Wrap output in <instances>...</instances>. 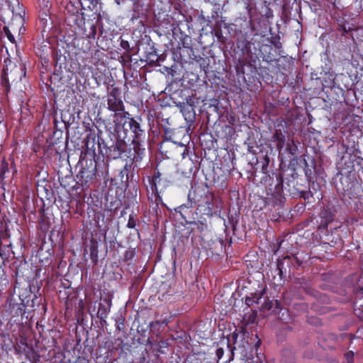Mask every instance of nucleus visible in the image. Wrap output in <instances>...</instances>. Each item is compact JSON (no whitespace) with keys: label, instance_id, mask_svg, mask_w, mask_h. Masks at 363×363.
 I'll use <instances>...</instances> for the list:
<instances>
[{"label":"nucleus","instance_id":"obj_1","mask_svg":"<svg viewBox=\"0 0 363 363\" xmlns=\"http://www.w3.org/2000/svg\"><path fill=\"white\" fill-rule=\"evenodd\" d=\"M128 142L119 138H116V142H113L111 145L105 143L103 148L102 156L108 159H118L126 161L124 169L127 170L128 167H130L133 163L140 162L143 159V150H138L128 147Z\"/></svg>","mask_w":363,"mask_h":363},{"label":"nucleus","instance_id":"obj_2","mask_svg":"<svg viewBox=\"0 0 363 363\" xmlns=\"http://www.w3.org/2000/svg\"><path fill=\"white\" fill-rule=\"evenodd\" d=\"M246 9L250 16L249 20H245L244 25L240 26V32L245 38V48L247 52L251 55H259L262 57L263 60L267 62H272L274 60L273 55L271 53L272 50V45H257L255 46V40L252 38L250 40H247V38L251 35H256L255 33L256 28L255 23L251 19L252 7L249 4L246 6Z\"/></svg>","mask_w":363,"mask_h":363},{"label":"nucleus","instance_id":"obj_3","mask_svg":"<svg viewBox=\"0 0 363 363\" xmlns=\"http://www.w3.org/2000/svg\"><path fill=\"white\" fill-rule=\"evenodd\" d=\"M261 345V340L257 335L250 337V333L243 327L236 329L232 334L231 340L228 339V347L230 348L232 356L234 351L238 350L243 357H247L249 352L256 351Z\"/></svg>","mask_w":363,"mask_h":363},{"label":"nucleus","instance_id":"obj_4","mask_svg":"<svg viewBox=\"0 0 363 363\" xmlns=\"http://www.w3.org/2000/svg\"><path fill=\"white\" fill-rule=\"evenodd\" d=\"M194 193L196 194L194 198V203L199 202V207H202L203 204H204L203 214L212 216L216 213L219 207L216 204L217 199L213 194H209L208 191L204 189H202L201 191L196 189L194 191ZM192 207L193 201H189L187 204H182L175 208V211L179 213L184 217L183 211Z\"/></svg>","mask_w":363,"mask_h":363},{"label":"nucleus","instance_id":"obj_5","mask_svg":"<svg viewBox=\"0 0 363 363\" xmlns=\"http://www.w3.org/2000/svg\"><path fill=\"white\" fill-rule=\"evenodd\" d=\"M80 163L81 169L77 175L78 182L72 189L77 191L81 188L84 191L91 188L96 179L97 162L94 158H84L80 160Z\"/></svg>","mask_w":363,"mask_h":363},{"label":"nucleus","instance_id":"obj_6","mask_svg":"<svg viewBox=\"0 0 363 363\" xmlns=\"http://www.w3.org/2000/svg\"><path fill=\"white\" fill-rule=\"evenodd\" d=\"M128 118V126L131 133L130 140L133 146L135 149L143 150V155H144L145 148L143 145V143L146 139V133L145 130L143 128L142 121L143 119L140 116L133 117L129 113V116H126Z\"/></svg>","mask_w":363,"mask_h":363},{"label":"nucleus","instance_id":"obj_7","mask_svg":"<svg viewBox=\"0 0 363 363\" xmlns=\"http://www.w3.org/2000/svg\"><path fill=\"white\" fill-rule=\"evenodd\" d=\"M4 307L5 312L9 317L11 322L16 324L23 323L26 304L20 296L15 297L14 296H11L9 297L6 299Z\"/></svg>","mask_w":363,"mask_h":363},{"label":"nucleus","instance_id":"obj_8","mask_svg":"<svg viewBox=\"0 0 363 363\" xmlns=\"http://www.w3.org/2000/svg\"><path fill=\"white\" fill-rule=\"evenodd\" d=\"M97 0H79L77 2L69 1L65 7V21L69 25L72 26L75 23V19L79 18V16H84L83 9L86 7L89 10H93L97 5Z\"/></svg>","mask_w":363,"mask_h":363},{"label":"nucleus","instance_id":"obj_9","mask_svg":"<svg viewBox=\"0 0 363 363\" xmlns=\"http://www.w3.org/2000/svg\"><path fill=\"white\" fill-rule=\"evenodd\" d=\"M290 263V258L288 257L277 259L275 269L271 270V281L274 286H284L286 277L291 274Z\"/></svg>","mask_w":363,"mask_h":363},{"label":"nucleus","instance_id":"obj_10","mask_svg":"<svg viewBox=\"0 0 363 363\" xmlns=\"http://www.w3.org/2000/svg\"><path fill=\"white\" fill-rule=\"evenodd\" d=\"M342 153L340 160L337 162V168L340 171V174H350L355 170L356 165H360L359 160L360 159L356 155L348 152V147L344 144H341Z\"/></svg>","mask_w":363,"mask_h":363},{"label":"nucleus","instance_id":"obj_11","mask_svg":"<svg viewBox=\"0 0 363 363\" xmlns=\"http://www.w3.org/2000/svg\"><path fill=\"white\" fill-rule=\"evenodd\" d=\"M74 21L75 23L72 26H74L75 32L79 35L88 40L96 39L97 21L94 19L86 20L84 16H81Z\"/></svg>","mask_w":363,"mask_h":363},{"label":"nucleus","instance_id":"obj_12","mask_svg":"<svg viewBox=\"0 0 363 363\" xmlns=\"http://www.w3.org/2000/svg\"><path fill=\"white\" fill-rule=\"evenodd\" d=\"M129 112H123L122 115H113V126L110 128V132L116 137L127 141H131L130 137L128 136L129 128L128 126V118Z\"/></svg>","mask_w":363,"mask_h":363},{"label":"nucleus","instance_id":"obj_13","mask_svg":"<svg viewBox=\"0 0 363 363\" xmlns=\"http://www.w3.org/2000/svg\"><path fill=\"white\" fill-rule=\"evenodd\" d=\"M97 133L94 129H89V133L86 138L85 146L87 151L94 157L97 155H102L104 148L105 140L101 138L102 130L96 126Z\"/></svg>","mask_w":363,"mask_h":363},{"label":"nucleus","instance_id":"obj_14","mask_svg":"<svg viewBox=\"0 0 363 363\" xmlns=\"http://www.w3.org/2000/svg\"><path fill=\"white\" fill-rule=\"evenodd\" d=\"M17 3L18 8L16 9H14L13 6H11V10L12 12V18L11 22L8 26H6L8 28H10L11 31H12L14 34H18V35H23L26 28L24 27V14L25 11L22 7L20 6V3L18 0H16Z\"/></svg>","mask_w":363,"mask_h":363},{"label":"nucleus","instance_id":"obj_15","mask_svg":"<svg viewBox=\"0 0 363 363\" xmlns=\"http://www.w3.org/2000/svg\"><path fill=\"white\" fill-rule=\"evenodd\" d=\"M107 108L112 112L113 115H122L125 110V106L121 96V90L119 88L112 86L107 95Z\"/></svg>","mask_w":363,"mask_h":363},{"label":"nucleus","instance_id":"obj_16","mask_svg":"<svg viewBox=\"0 0 363 363\" xmlns=\"http://www.w3.org/2000/svg\"><path fill=\"white\" fill-rule=\"evenodd\" d=\"M161 181V172L157 169H155L153 175L148 177V182L150 188L155 197V201L153 203L154 207H152V209L156 213L157 211V208H159V205H164L163 199L160 195L161 192L162 191V189H158L157 187V184H160Z\"/></svg>","mask_w":363,"mask_h":363},{"label":"nucleus","instance_id":"obj_17","mask_svg":"<svg viewBox=\"0 0 363 363\" xmlns=\"http://www.w3.org/2000/svg\"><path fill=\"white\" fill-rule=\"evenodd\" d=\"M271 199H273L274 205L281 206L285 201V195L288 194L284 186V179L281 174L277 175V184L274 187L270 185L269 188Z\"/></svg>","mask_w":363,"mask_h":363},{"label":"nucleus","instance_id":"obj_18","mask_svg":"<svg viewBox=\"0 0 363 363\" xmlns=\"http://www.w3.org/2000/svg\"><path fill=\"white\" fill-rule=\"evenodd\" d=\"M339 228H333L330 232H328L321 237L323 244L328 245L330 247L340 249L343 245V240L340 235Z\"/></svg>","mask_w":363,"mask_h":363},{"label":"nucleus","instance_id":"obj_19","mask_svg":"<svg viewBox=\"0 0 363 363\" xmlns=\"http://www.w3.org/2000/svg\"><path fill=\"white\" fill-rule=\"evenodd\" d=\"M111 306L112 302L109 298H103L101 302L99 303L96 315L100 320L101 325L106 324V319L109 315Z\"/></svg>","mask_w":363,"mask_h":363},{"label":"nucleus","instance_id":"obj_20","mask_svg":"<svg viewBox=\"0 0 363 363\" xmlns=\"http://www.w3.org/2000/svg\"><path fill=\"white\" fill-rule=\"evenodd\" d=\"M6 237L7 233L6 231H0V257L4 260L7 259L10 257V252L11 251V242L9 241L5 242V243L3 242V240H5Z\"/></svg>","mask_w":363,"mask_h":363},{"label":"nucleus","instance_id":"obj_21","mask_svg":"<svg viewBox=\"0 0 363 363\" xmlns=\"http://www.w3.org/2000/svg\"><path fill=\"white\" fill-rule=\"evenodd\" d=\"M301 188L298 186L297 177L294 174L291 175L290 177L286 179L285 191L286 192L292 196H296L298 194V190Z\"/></svg>","mask_w":363,"mask_h":363},{"label":"nucleus","instance_id":"obj_22","mask_svg":"<svg viewBox=\"0 0 363 363\" xmlns=\"http://www.w3.org/2000/svg\"><path fill=\"white\" fill-rule=\"evenodd\" d=\"M286 257L290 258V267H291V265L298 267L301 266L304 262H306L310 259L308 255L305 253L304 252H298L291 256L286 255Z\"/></svg>","mask_w":363,"mask_h":363},{"label":"nucleus","instance_id":"obj_23","mask_svg":"<svg viewBox=\"0 0 363 363\" xmlns=\"http://www.w3.org/2000/svg\"><path fill=\"white\" fill-rule=\"evenodd\" d=\"M341 183L342 184V189L345 192H347L348 194H352V191H355L356 188H357L358 191H359V186L357 182L352 181L347 183L348 177H341L340 178Z\"/></svg>","mask_w":363,"mask_h":363},{"label":"nucleus","instance_id":"obj_24","mask_svg":"<svg viewBox=\"0 0 363 363\" xmlns=\"http://www.w3.org/2000/svg\"><path fill=\"white\" fill-rule=\"evenodd\" d=\"M273 139L277 142V148L280 152L285 146L286 138L282 131L279 128H276L273 135Z\"/></svg>","mask_w":363,"mask_h":363},{"label":"nucleus","instance_id":"obj_25","mask_svg":"<svg viewBox=\"0 0 363 363\" xmlns=\"http://www.w3.org/2000/svg\"><path fill=\"white\" fill-rule=\"evenodd\" d=\"M281 362L284 363H295V352L293 349L286 347L282 350Z\"/></svg>","mask_w":363,"mask_h":363},{"label":"nucleus","instance_id":"obj_26","mask_svg":"<svg viewBox=\"0 0 363 363\" xmlns=\"http://www.w3.org/2000/svg\"><path fill=\"white\" fill-rule=\"evenodd\" d=\"M98 241L96 239L92 238L90 240V258L94 264H96L98 262Z\"/></svg>","mask_w":363,"mask_h":363},{"label":"nucleus","instance_id":"obj_27","mask_svg":"<svg viewBox=\"0 0 363 363\" xmlns=\"http://www.w3.org/2000/svg\"><path fill=\"white\" fill-rule=\"evenodd\" d=\"M223 23L224 28H228L229 25L224 22L223 20L218 21L216 23V26L214 29V34L216 38L219 42L224 43L225 42V38L223 37V32L221 30V24Z\"/></svg>","mask_w":363,"mask_h":363},{"label":"nucleus","instance_id":"obj_28","mask_svg":"<svg viewBox=\"0 0 363 363\" xmlns=\"http://www.w3.org/2000/svg\"><path fill=\"white\" fill-rule=\"evenodd\" d=\"M120 40V46L126 52L121 55V58L123 60H125V58H126L128 62H131L130 52L132 49L130 48L128 41L123 39L122 38H121Z\"/></svg>","mask_w":363,"mask_h":363},{"label":"nucleus","instance_id":"obj_29","mask_svg":"<svg viewBox=\"0 0 363 363\" xmlns=\"http://www.w3.org/2000/svg\"><path fill=\"white\" fill-rule=\"evenodd\" d=\"M24 352L26 358L30 362H37L39 360L40 356L38 352L32 347H29L28 344H26Z\"/></svg>","mask_w":363,"mask_h":363},{"label":"nucleus","instance_id":"obj_30","mask_svg":"<svg viewBox=\"0 0 363 363\" xmlns=\"http://www.w3.org/2000/svg\"><path fill=\"white\" fill-rule=\"evenodd\" d=\"M262 295V292L251 293L250 296L245 297V304L250 307L255 303H258Z\"/></svg>","mask_w":363,"mask_h":363},{"label":"nucleus","instance_id":"obj_31","mask_svg":"<svg viewBox=\"0 0 363 363\" xmlns=\"http://www.w3.org/2000/svg\"><path fill=\"white\" fill-rule=\"evenodd\" d=\"M320 217L322 219H324V220H322L320 223V225L324 228H326L328 224L333 219V213L327 209H323L320 212Z\"/></svg>","mask_w":363,"mask_h":363},{"label":"nucleus","instance_id":"obj_32","mask_svg":"<svg viewBox=\"0 0 363 363\" xmlns=\"http://www.w3.org/2000/svg\"><path fill=\"white\" fill-rule=\"evenodd\" d=\"M286 150L291 156H296L298 154V145L294 139L287 143Z\"/></svg>","mask_w":363,"mask_h":363},{"label":"nucleus","instance_id":"obj_33","mask_svg":"<svg viewBox=\"0 0 363 363\" xmlns=\"http://www.w3.org/2000/svg\"><path fill=\"white\" fill-rule=\"evenodd\" d=\"M147 60L149 61L150 63L157 64L158 62L160 57L157 53V50L154 47H151L150 51L147 52Z\"/></svg>","mask_w":363,"mask_h":363},{"label":"nucleus","instance_id":"obj_34","mask_svg":"<svg viewBox=\"0 0 363 363\" xmlns=\"http://www.w3.org/2000/svg\"><path fill=\"white\" fill-rule=\"evenodd\" d=\"M296 196L302 198L305 201H308V202H309V199L314 196V193L312 191L311 187L309 186L308 190H304V189H300L298 190V194H297V195H296Z\"/></svg>","mask_w":363,"mask_h":363},{"label":"nucleus","instance_id":"obj_35","mask_svg":"<svg viewBox=\"0 0 363 363\" xmlns=\"http://www.w3.org/2000/svg\"><path fill=\"white\" fill-rule=\"evenodd\" d=\"M337 30L342 33V35H345L350 30V28L346 26V20L344 18L337 20Z\"/></svg>","mask_w":363,"mask_h":363},{"label":"nucleus","instance_id":"obj_36","mask_svg":"<svg viewBox=\"0 0 363 363\" xmlns=\"http://www.w3.org/2000/svg\"><path fill=\"white\" fill-rule=\"evenodd\" d=\"M9 172V164L6 160H3L1 164L0 169V184H4V179L6 178V174Z\"/></svg>","mask_w":363,"mask_h":363},{"label":"nucleus","instance_id":"obj_37","mask_svg":"<svg viewBox=\"0 0 363 363\" xmlns=\"http://www.w3.org/2000/svg\"><path fill=\"white\" fill-rule=\"evenodd\" d=\"M7 70H8V67H4L3 69L1 77V85H2V86L6 87L7 91H9V89H10V84H9V79L7 77V75H8Z\"/></svg>","mask_w":363,"mask_h":363},{"label":"nucleus","instance_id":"obj_38","mask_svg":"<svg viewBox=\"0 0 363 363\" xmlns=\"http://www.w3.org/2000/svg\"><path fill=\"white\" fill-rule=\"evenodd\" d=\"M3 32L4 35L6 36L8 40L13 44L16 43V39L14 37V33L11 31L10 28H8L6 26L3 27Z\"/></svg>","mask_w":363,"mask_h":363},{"label":"nucleus","instance_id":"obj_39","mask_svg":"<svg viewBox=\"0 0 363 363\" xmlns=\"http://www.w3.org/2000/svg\"><path fill=\"white\" fill-rule=\"evenodd\" d=\"M328 75H329V78L330 79H332V84L333 86H339V84H337V83L336 82V78L337 77H346V76L344 74H340V75L338 74H335L333 72H330L328 71Z\"/></svg>","mask_w":363,"mask_h":363},{"label":"nucleus","instance_id":"obj_40","mask_svg":"<svg viewBox=\"0 0 363 363\" xmlns=\"http://www.w3.org/2000/svg\"><path fill=\"white\" fill-rule=\"evenodd\" d=\"M135 252L134 249L125 251L123 256V261L127 262L131 260L135 256Z\"/></svg>","mask_w":363,"mask_h":363},{"label":"nucleus","instance_id":"obj_41","mask_svg":"<svg viewBox=\"0 0 363 363\" xmlns=\"http://www.w3.org/2000/svg\"><path fill=\"white\" fill-rule=\"evenodd\" d=\"M267 40L277 49H280L282 47L278 36L272 37L270 40L268 38Z\"/></svg>","mask_w":363,"mask_h":363},{"label":"nucleus","instance_id":"obj_42","mask_svg":"<svg viewBox=\"0 0 363 363\" xmlns=\"http://www.w3.org/2000/svg\"><path fill=\"white\" fill-rule=\"evenodd\" d=\"M127 228L130 229L135 228L136 226V220L135 219V215L133 213L129 216V218L127 223Z\"/></svg>","mask_w":363,"mask_h":363},{"label":"nucleus","instance_id":"obj_43","mask_svg":"<svg viewBox=\"0 0 363 363\" xmlns=\"http://www.w3.org/2000/svg\"><path fill=\"white\" fill-rule=\"evenodd\" d=\"M103 55V52L99 50H95L92 59L93 62H91L94 65H96L100 61V57Z\"/></svg>","mask_w":363,"mask_h":363},{"label":"nucleus","instance_id":"obj_44","mask_svg":"<svg viewBox=\"0 0 363 363\" xmlns=\"http://www.w3.org/2000/svg\"><path fill=\"white\" fill-rule=\"evenodd\" d=\"M116 330L118 331L124 330V329L125 328L124 318H118L116 321Z\"/></svg>","mask_w":363,"mask_h":363},{"label":"nucleus","instance_id":"obj_45","mask_svg":"<svg viewBox=\"0 0 363 363\" xmlns=\"http://www.w3.org/2000/svg\"><path fill=\"white\" fill-rule=\"evenodd\" d=\"M161 179H162V181L160 184H157V187H158V189H160V186H162V189H165L168 186L169 181L167 179L162 178V174H161Z\"/></svg>","mask_w":363,"mask_h":363},{"label":"nucleus","instance_id":"obj_46","mask_svg":"<svg viewBox=\"0 0 363 363\" xmlns=\"http://www.w3.org/2000/svg\"><path fill=\"white\" fill-rule=\"evenodd\" d=\"M347 363H353L354 352L352 351L347 352L345 354Z\"/></svg>","mask_w":363,"mask_h":363},{"label":"nucleus","instance_id":"obj_47","mask_svg":"<svg viewBox=\"0 0 363 363\" xmlns=\"http://www.w3.org/2000/svg\"><path fill=\"white\" fill-rule=\"evenodd\" d=\"M354 313L357 317L363 320V309L362 310L360 308H355L354 309Z\"/></svg>","mask_w":363,"mask_h":363},{"label":"nucleus","instance_id":"obj_48","mask_svg":"<svg viewBox=\"0 0 363 363\" xmlns=\"http://www.w3.org/2000/svg\"><path fill=\"white\" fill-rule=\"evenodd\" d=\"M224 354V350L222 347H219L216 350V355L217 357L218 361L220 360Z\"/></svg>","mask_w":363,"mask_h":363},{"label":"nucleus","instance_id":"obj_49","mask_svg":"<svg viewBox=\"0 0 363 363\" xmlns=\"http://www.w3.org/2000/svg\"><path fill=\"white\" fill-rule=\"evenodd\" d=\"M265 9H266V12L264 14V16L267 18H272L273 17V11H272V10L270 8H269L268 6H266Z\"/></svg>","mask_w":363,"mask_h":363},{"label":"nucleus","instance_id":"obj_50","mask_svg":"<svg viewBox=\"0 0 363 363\" xmlns=\"http://www.w3.org/2000/svg\"><path fill=\"white\" fill-rule=\"evenodd\" d=\"M180 147L183 150L182 152L181 153L182 155V158H184L185 157V155L188 154V152H189L188 147L184 145H181Z\"/></svg>","mask_w":363,"mask_h":363},{"label":"nucleus","instance_id":"obj_51","mask_svg":"<svg viewBox=\"0 0 363 363\" xmlns=\"http://www.w3.org/2000/svg\"><path fill=\"white\" fill-rule=\"evenodd\" d=\"M59 296H60V298L62 299H67L69 297V295L67 294V293L66 291H65L64 294H62V291H60Z\"/></svg>","mask_w":363,"mask_h":363},{"label":"nucleus","instance_id":"obj_52","mask_svg":"<svg viewBox=\"0 0 363 363\" xmlns=\"http://www.w3.org/2000/svg\"><path fill=\"white\" fill-rule=\"evenodd\" d=\"M43 190H44V191H45V193H46L45 198H46L47 199H50V196H52V191H51V190H50V191H49L48 189H46V188H45V187H44V186H43Z\"/></svg>","mask_w":363,"mask_h":363},{"label":"nucleus","instance_id":"obj_53","mask_svg":"<svg viewBox=\"0 0 363 363\" xmlns=\"http://www.w3.org/2000/svg\"><path fill=\"white\" fill-rule=\"evenodd\" d=\"M11 1H7L6 0H0V6H2L4 4H6L9 6V9H11Z\"/></svg>","mask_w":363,"mask_h":363},{"label":"nucleus","instance_id":"obj_54","mask_svg":"<svg viewBox=\"0 0 363 363\" xmlns=\"http://www.w3.org/2000/svg\"><path fill=\"white\" fill-rule=\"evenodd\" d=\"M309 186L311 187V190L314 193V196L317 194V190L315 188V183L313 182L311 185H309Z\"/></svg>","mask_w":363,"mask_h":363},{"label":"nucleus","instance_id":"obj_55","mask_svg":"<svg viewBox=\"0 0 363 363\" xmlns=\"http://www.w3.org/2000/svg\"><path fill=\"white\" fill-rule=\"evenodd\" d=\"M218 16V11H213L212 13H211V18H216Z\"/></svg>","mask_w":363,"mask_h":363},{"label":"nucleus","instance_id":"obj_56","mask_svg":"<svg viewBox=\"0 0 363 363\" xmlns=\"http://www.w3.org/2000/svg\"><path fill=\"white\" fill-rule=\"evenodd\" d=\"M219 242H220V244L221 247H223V241L222 240H219Z\"/></svg>","mask_w":363,"mask_h":363},{"label":"nucleus","instance_id":"obj_57","mask_svg":"<svg viewBox=\"0 0 363 363\" xmlns=\"http://www.w3.org/2000/svg\"><path fill=\"white\" fill-rule=\"evenodd\" d=\"M236 71H237V72H238V73H239V72H240V68H239V67H238V66L236 67Z\"/></svg>","mask_w":363,"mask_h":363},{"label":"nucleus","instance_id":"obj_58","mask_svg":"<svg viewBox=\"0 0 363 363\" xmlns=\"http://www.w3.org/2000/svg\"><path fill=\"white\" fill-rule=\"evenodd\" d=\"M7 61L11 62V60H10L9 59H6V60H4V63H5V64H6V63H7Z\"/></svg>","mask_w":363,"mask_h":363},{"label":"nucleus","instance_id":"obj_59","mask_svg":"<svg viewBox=\"0 0 363 363\" xmlns=\"http://www.w3.org/2000/svg\"><path fill=\"white\" fill-rule=\"evenodd\" d=\"M319 196L322 197L321 194H318V195H317V198H318V199H319Z\"/></svg>","mask_w":363,"mask_h":363},{"label":"nucleus","instance_id":"obj_60","mask_svg":"<svg viewBox=\"0 0 363 363\" xmlns=\"http://www.w3.org/2000/svg\"><path fill=\"white\" fill-rule=\"evenodd\" d=\"M183 47L188 48V46H186V45H185V43H183Z\"/></svg>","mask_w":363,"mask_h":363}]
</instances>
